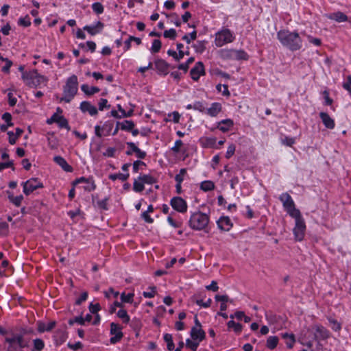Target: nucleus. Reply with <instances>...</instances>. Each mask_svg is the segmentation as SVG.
Wrapping results in <instances>:
<instances>
[{"label": "nucleus", "mask_w": 351, "mask_h": 351, "mask_svg": "<svg viewBox=\"0 0 351 351\" xmlns=\"http://www.w3.org/2000/svg\"><path fill=\"white\" fill-rule=\"evenodd\" d=\"M277 37L282 45L291 51L298 50L302 47V40L297 32L283 29L278 32Z\"/></svg>", "instance_id": "1"}, {"label": "nucleus", "mask_w": 351, "mask_h": 351, "mask_svg": "<svg viewBox=\"0 0 351 351\" xmlns=\"http://www.w3.org/2000/svg\"><path fill=\"white\" fill-rule=\"evenodd\" d=\"M77 77L76 75H73L66 80V84L63 88V97L60 98V101L69 103L77 94Z\"/></svg>", "instance_id": "2"}, {"label": "nucleus", "mask_w": 351, "mask_h": 351, "mask_svg": "<svg viewBox=\"0 0 351 351\" xmlns=\"http://www.w3.org/2000/svg\"><path fill=\"white\" fill-rule=\"evenodd\" d=\"M209 223V216L200 211L193 213L189 221V226L195 230H204Z\"/></svg>", "instance_id": "3"}, {"label": "nucleus", "mask_w": 351, "mask_h": 351, "mask_svg": "<svg viewBox=\"0 0 351 351\" xmlns=\"http://www.w3.org/2000/svg\"><path fill=\"white\" fill-rule=\"evenodd\" d=\"M22 78L26 85L29 87H37L43 82L47 81V77L40 75L36 69L22 73Z\"/></svg>", "instance_id": "4"}, {"label": "nucleus", "mask_w": 351, "mask_h": 351, "mask_svg": "<svg viewBox=\"0 0 351 351\" xmlns=\"http://www.w3.org/2000/svg\"><path fill=\"white\" fill-rule=\"evenodd\" d=\"M279 199L282 202L285 210L291 217L295 216L296 215L299 216L300 211L295 208L294 202L289 193H282L280 196Z\"/></svg>", "instance_id": "5"}, {"label": "nucleus", "mask_w": 351, "mask_h": 351, "mask_svg": "<svg viewBox=\"0 0 351 351\" xmlns=\"http://www.w3.org/2000/svg\"><path fill=\"white\" fill-rule=\"evenodd\" d=\"M234 40V36L231 31L228 29H223L216 34L215 43L217 47H221L227 43H232Z\"/></svg>", "instance_id": "6"}, {"label": "nucleus", "mask_w": 351, "mask_h": 351, "mask_svg": "<svg viewBox=\"0 0 351 351\" xmlns=\"http://www.w3.org/2000/svg\"><path fill=\"white\" fill-rule=\"evenodd\" d=\"M295 220V226L293 228V234L295 235V239L297 241H302L304 237L306 225L301 215V213L299 214V216L296 215L295 216L292 217Z\"/></svg>", "instance_id": "7"}, {"label": "nucleus", "mask_w": 351, "mask_h": 351, "mask_svg": "<svg viewBox=\"0 0 351 351\" xmlns=\"http://www.w3.org/2000/svg\"><path fill=\"white\" fill-rule=\"evenodd\" d=\"M23 193L29 195L37 189L43 188V184L38 178H31L23 183Z\"/></svg>", "instance_id": "8"}, {"label": "nucleus", "mask_w": 351, "mask_h": 351, "mask_svg": "<svg viewBox=\"0 0 351 351\" xmlns=\"http://www.w3.org/2000/svg\"><path fill=\"white\" fill-rule=\"evenodd\" d=\"M170 204L177 212L184 213L187 210L186 202L181 197H174L171 199Z\"/></svg>", "instance_id": "9"}, {"label": "nucleus", "mask_w": 351, "mask_h": 351, "mask_svg": "<svg viewBox=\"0 0 351 351\" xmlns=\"http://www.w3.org/2000/svg\"><path fill=\"white\" fill-rule=\"evenodd\" d=\"M121 329L122 327L119 324L114 322L110 324V333L114 335L110 338V341L111 343H116L122 339L123 334L121 332Z\"/></svg>", "instance_id": "10"}, {"label": "nucleus", "mask_w": 351, "mask_h": 351, "mask_svg": "<svg viewBox=\"0 0 351 351\" xmlns=\"http://www.w3.org/2000/svg\"><path fill=\"white\" fill-rule=\"evenodd\" d=\"M204 73L203 63L202 62H198L196 63L195 67L191 70L190 75L193 80L197 81L199 78L200 75H204Z\"/></svg>", "instance_id": "11"}, {"label": "nucleus", "mask_w": 351, "mask_h": 351, "mask_svg": "<svg viewBox=\"0 0 351 351\" xmlns=\"http://www.w3.org/2000/svg\"><path fill=\"white\" fill-rule=\"evenodd\" d=\"M330 336V332L324 326L317 325L315 326V337L319 339H326Z\"/></svg>", "instance_id": "12"}, {"label": "nucleus", "mask_w": 351, "mask_h": 351, "mask_svg": "<svg viewBox=\"0 0 351 351\" xmlns=\"http://www.w3.org/2000/svg\"><path fill=\"white\" fill-rule=\"evenodd\" d=\"M154 65L156 69L158 71V73L164 75H167L168 73V70L169 67V64L165 62L164 60L158 59L154 62Z\"/></svg>", "instance_id": "13"}, {"label": "nucleus", "mask_w": 351, "mask_h": 351, "mask_svg": "<svg viewBox=\"0 0 351 351\" xmlns=\"http://www.w3.org/2000/svg\"><path fill=\"white\" fill-rule=\"evenodd\" d=\"M217 225L219 229L223 231H229L232 227V223L228 217H221L217 221Z\"/></svg>", "instance_id": "14"}, {"label": "nucleus", "mask_w": 351, "mask_h": 351, "mask_svg": "<svg viewBox=\"0 0 351 351\" xmlns=\"http://www.w3.org/2000/svg\"><path fill=\"white\" fill-rule=\"evenodd\" d=\"M191 336L192 339L202 341L205 339L206 334L202 328L193 327L191 330Z\"/></svg>", "instance_id": "15"}, {"label": "nucleus", "mask_w": 351, "mask_h": 351, "mask_svg": "<svg viewBox=\"0 0 351 351\" xmlns=\"http://www.w3.org/2000/svg\"><path fill=\"white\" fill-rule=\"evenodd\" d=\"M319 117L326 128L328 129L335 128V121L328 113L322 112L319 113Z\"/></svg>", "instance_id": "16"}, {"label": "nucleus", "mask_w": 351, "mask_h": 351, "mask_svg": "<svg viewBox=\"0 0 351 351\" xmlns=\"http://www.w3.org/2000/svg\"><path fill=\"white\" fill-rule=\"evenodd\" d=\"M80 109L83 112H88L92 116L96 115L98 112L96 107L88 101H82L80 104Z\"/></svg>", "instance_id": "17"}, {"label": "nucleus", "mask_w": 351, "mask_h": 351, "mask_svg": "<svg viewBox=\"0 0 351 351\" xmlns=\"http://www.w3.org/2000/svg\"><path fill=\"white\" fill-rule=\"evenodd\" d=\"M233 125V121L230 119H227L219 121L217 124V128L223 132H226L230 130Z\"/></svg>", "instance_id": "18"}, {"label": "nucleus", "mask_w": 351, "mask_h": 351, "mask_svg": "<svg viewBox=\"0 0 351 351\" xmlns=\"http://www.w3.org/2000/svg\"><path fill=\"white\" fill-rule=\"evenodd\" d=\"M54 161L59 165L65 171L71 172L73 168L71 165H69L67 162L60 156H55L53 158Z\"/></svg>", "instance_id": "19"}, {"label": "nucleus", "mask_w": 351, "mask_h": 351, "mask_svg": "<svg viewBox=\"0 0 351 351\" xmlns=\"http://www.w3.org/2000/svg\"><path fill=\"white\" fill-rule=\"evenodd\" d=\"M104 27V24L98 21L95 26L86 25L84 27V29L87 31L90 34L95 35L101 31Z\"/></svg>", "instance_id": "20"}, {"label": "nucleus", "mask_w": 351, "mask_h": 351, "mask_svg": "<svg viewBox=\"0 0 351 351\" xmlns=\"http://www.w3.org/2000/svg\"><path fill=\"white\" fill-rule=\"evenodd\" d=\"M56 325V322L55 321H51L48 324H45L43 322L38 323V330L40 332H43L45 331H51Z\"/></svg>", "instance_id": "21"}, {"label": "nucleus", "mask_w": 351, "mask_h": 351, "mask_svg": "<svg viewBox=\"0 0 351 351\" xmlns=\"http://www.w3.org/2000/svg\"><path fill=\"white\" fill-rule=\"evenodd\" d=\"M221 105L215 102L211 104V106L207 109V114L211 117H216L221 111Z\"/></svg>", "instance_id": "22"}, {"label": "nucleus", "mask_w": 351, "mask_h": 351, "mask_svg": "<svg viewBox=\"0 0 351 351\" xmlns=\"http://www.w3.org/2000/svg\"><path fill=\"white\" fill-rule=\"evenodd\" d=\"M233 60H247L249 58L247 53L243 49H233Z\"/></svg>", "instance_id": "23"}, {"label": "nucleus", "mask_w": 351, "mask_h": 351, "mask_svg": "<svg viewBox=\"0 0 351 351\" xmlns=\"http://www.w3.org/2000/svg\"><path fill=\"white\" fill-rule=\"evenodd\" d=\"M127 145L132 149V151L136 154V156L141 159H143L146 156V152L141 151L134 143L128 142Z\"/></svg>", "instance_id": "24"}, {"label": "nucleus", "mask_w": 351, "mask_h": 351, "mask_svg": "<svg viewBox=\"0 0 351 351\" xmlns=\"http://www.w3.org/2000/svg\"><path fill=\"white\" fill-rule=\"evenodd\" d=\"M82 90L87 95H92L98 93L100 89L96 86L90 87L88 84H82L81 86Z\"/></svg>", "instance_id": "25"}, {"label": "nucleus", "mask_w": 351, "mask_h": 351, "mask_svg": "<svg viewBox=\"0 0 351 351\" xmlns=\"http://www.w3.org/2000/svg\"><path fill=\"white\" fill-rule=\"evenodd\" d=\"M7 193L8 194V199L10 202L14 204L16 206H20L23 199V196L20 195L19 196L14 197L12 193L10 191H8Z\"/></svg>", "instance_id": "26"}, {"label": "nucleus", "mask_w": 351, "mask_h": 351, "mask_svg": "<svg viewBox=\"0 0 351 351\" xmlns=\"http://www.w3.org/2000/svg\"><path fill=\"white\" fill-rule=\"evenodd\" d=\"M219 53L223 60H233L232 49H223L219 51Z\"/></svg>", "instance_id": "27"}, {"label": "nucleus", "mask_w": 351, "mask_h": 351, "mask_svg": "<svg viewBox=\"0 0 351 351\" xmlns=\"http://www.w3.org/2000/svg\"><path fill=\"white\" fill-rule=\"evenodd\" d=\"M191 301L197 304L198 306L208 308L210 306L212 300L210 298H208L206 302H204L202 299L197 298L195 295H193L191 298Z\"/></svg>", "instance_id": "28"}, {"label": "nucleus", "mask_w": 351, "mask_h": 351, "mask_svg": "<svg viewBox=\"0 0 351 351\" xmlns=\"http://www.w3.org/2000/svg\"><path fill=\"white\" fill-rule=\"evenodd\" d=\"M118 125H120V129L125 131H130L134 127V123L132 121L125 120L124 121L120 123L118 122Z\"/></svg>", "instance_id": "29"}, {"label": "nucleus", "mask_w": 351, "mask_h": 351, "mask_svg": "<svg viewBox=\"0 0 351 351\" xmlns=\"http://www.w3.org/2000/svg\"><path fill=\"white\" fill-rule=\"evenodd\" d=\"M330 19H333L337 22H343L348 20L347 16L341 12L332 14L330 16Z\"/></svg>", "instance_id": "30"}, {"label": "nucleus", "mask_w": 351, "mask_h": 351, "mask_svg": "<svg viewBox=\"0 0 351 351\" xmlns=\"http://www.w3.org/2000/svg\"><path fill=\"white\" fill-rule=\"evenodd\" d=\"M48 145L51 149H54L58 147V140L54 136L53 133H47Z\"/></svg>", "instance_id": "31"}, {"label": "nucleus", "mask_w": 351, "mask_h": 351, "mask_svg": "<svg viewBox=\"0 0 351 351\" xmlns=\"http://www.w3.org/2000/svg\"><path fill=\"white\" fill-rule=\"evenodd\" d=\"M278 343V337L271 336V337H268V339L267 340L266 346L269 349L273 350L277 346Z\"/></svg>", "instance_id": "32"}, {"label": "nucleus", "mask_w": 351, "mask_h": 351, "mask_svg": "<svg viewBox=\"0 0 351 351\" xmlns=\"http://www.w3.org/2000/svg\"><path fill=\"white\" fill-rule=\"evenodd\" d=\"M164 340L165 342H167V349L169 350V351H171L174 349V347H175V345H174V343L173 341V338H172V335H170V334H165L164 335Z\"/></svg>", "instance_id": "33"}, {"label": "nucleus", "mask_w": 351, "mask_h": 351, "mask_svg": "<svg viewBox=\"0 0 351 351\" xmlns=\"http://www.w3.org/2000/svg\"><path fill=\"white\" fill-rule=\"evenodd\" d=\"M200 188L204 191H209L215 189V184L212 181H204L201 183Z\"/></svg>", "instance_id": "34"}, {"label": "nucleus", "mask_w": 351, "mask_h": 351, "mask_svg": "<svg viewBox=\"0 0 351 351\" xmlns=\"http://www.w3.org/2000/svg\"><path fill=\"white\" fill-rule=\"evenodd\" d=\"M139 180L144 182V184H154L156 182V179L150 175H143L139 176Z\"/></svg>", "instance_id": "35"}, {"label": "nucleus", "mask_w": 351, "mask_h": 351, "mask_svg": "<svg viewBox=\"0 0 351 351\" xmlns=\"http://www.w3.org/2000/svg\"><path fill=\"white\" fill-rule=\"evenodd\" d=\"M227 325L229 328H232L237 333L241 332L242 330V325L239 323H236L233 320L229 321Z\"/></svg>", "instance_id": "36"}, {"label": "nucleus", "mask_w": 351, "mask_h": 351, "mask_svg": "<svg viewBox=\"0 0 351 351\" xmlns=\"http://www.w3.org/2000/svg\"><path fill=\"white\" fill-rule=\"evenodd\" d=\"M117 316L123 320V322L125 324H128L130 322V317L128 315V313L124 309H120L117 312Z\"/></svg>", "instance_id": "37"}, {"label": "nucleus", "mask_w": 351, "mask_h": 351, "mask_svg": "<svg viewBox=\"0 0 351 351\" xmlns=\"http://www.w3.org/2000/svg\"><path fill=\"white\" fill-rule=\"evenodd\" d=\"M196 340H191L187 339L186 341V346L193 351H196L200 341H195Z\"/></svg>", "instance_id": "38"}, {"label": "nucleus", "mask_w": 351, "mask_h": 351, "mask_svg": "<svg viewBox=\"0 0 351 351\" xmlns=\"http://www.w3.org/2000/svg\"><path fill=\"white\" fill-rule=\"evenodd\" d=\"M129 178V174H123V173H116L111 174L109 176V178L112 180H116L117 179L121 180L122 181H125Z\"/></svg>", "instance_id": "39"}, {"label": "nucleus", "mask_w": 351, "mask_h": 351, "mask_svg": "<svg viewBox=\"0 0 351 351\" xmlns=\"http://www.w3.org/2000/svg\"><path fill=\"white\" fill-rule=\"evenodd\" d=\"M133 189L136 192H141L144 190V182L138 180H135L133 184Z\"/></svg>", "instance_id": "40"}, {"label": "nucleus", "mask_w": 351, "mask_h": 351, "mask_svg": "<svg viewBox=\"0 0 351 351\" xmlns=\"http://www.w3.org/2000/svg\"><path fill=\"white\" fill-rule=\"evenodd\" d=\"M57 123L58 124L60 128H66L67 130H70V127L69 125L68 121L62 116L58 117V120Z\"/></svg>", "instance_id": "41"}, {"label": "nucleus", "mask_w": 351, "mask_h": 351, "mask_svg": "<svg viewBox=\"0 0 351 351\" xmlns=\"http://www.w3.org/2000/svg\"><path fill=\"white\" fill-rule=\"evenodd\" d=\"M162 43L158 39L154 40L151 50L153 53H158L161 49Z\"/></svg>", "instance_id": "42"}, {"label": "nucleus", "mask_w": 351, "mask_h": 351, "mask_svg": "<svg viewBox=\"0 0 351 351\" xmlns=\"http://www.w3.org/2000/svg\"><path fill=\"white\" fill-rule=\"evenodd\" d=\"M16 342L21 348H26L28 346L27 342L24 341L22 334L16 335Z\"/></svg>", "instance_id": "43"}, {"label": "nucleus", "mask_w": 351, "mask_h": 351, "mask_svg": "<svg viewBox=\"0 0 351 351\" xmlns=\"http://www.w3.org/2000/svg\"><path fill=\"white\" fill-rule=\"evenodd\" d=\"M329 323L331 325L332 328L335 331H339L341 329V325L337 320L328 317V318Z\"/></svg>", "instance_id": "44"}, {"label": "nucleus", "mask_w": 351, "mask_h": 351, "mask_svg": "<svg viewBox=\"0 0 351 351\" xmlns=\"http://www.w3.org/2000/svg\"><path fill=\"white\" fill-rule=\"evenodd\" d=\"M134 295V294L133 293H130L127 295L123 293L121 295V300L123 302L132 303L133 302Z\"/></svg>", "instance_id": "45"}, {"label": "nucleus", "mask_w": 351, "mask_h": 351, "mask_svg": "<svg viewBox=\"0 0 351 351\" xmlns=\"http://www.w3.org/2000/svg\"><path fill=\"white\" fill-rule=\"evenodd\" d=\"M45 346L44 341L41 339H36L34 340V347L37 351H41Z\"/></svg>", "instance_id": "46"}, {"label": "nucleus", "mask_w": 351, "mask_h": 351, "mask_svg": "<svg viewBox=\"0 0 351 351\" xmlns=\"http://www.w3.org/2000/svg\"><path fill=\"white\" fill-rule=\"evenodd\" d=\"M205 44L206 42L204 40L198 41L196 44L193 45V47L197 52L202 53L206 49Z\"/></svg>", "instance_id": "47"}, {"label": "nucleus", "mask_w": 351, "mask_h": 351, "mask_svg": "<svg viewBox=\"0 0 351 351\" xmlns=\"http://www.w3.org/2000/svg\"><path fill=\"white\" fill-rule=\"evenodd\" d=\"M92 8L96 14H101L104 12V6L101 3L96 2L92 5Z\"/></svg>", "instance_id": "48"}, {"label": "nucleus", "mask_w": 351, "mask_h": 351, "mask_svg": "<svg viewBox=\"0 0 351 351\" xmlns=\"http://www.w3.org/2000/svg\"><path fill=\"white\" fill-rule=\"evenodd\" d=\"M164 36L174 40L176 37V31L174 29H170L164 32Z\"/></svg>", "instance_id": "49"}, {"label": "nucleus", "mask_w": 351, "mask_h": 351, "mask_svg": "<svg viewBox=\"0 0 351 351\" xmlns=\"http://www.w3.org/2000/svg\"><path fill=\"white\" fill-rule=\"evenodd\" d=\"M216 88H217V90L219 92L222 91L223 95H227V96L230 95V92L228 90V85H226V84H223V85L218 84V85H217Z\"/></svg>", "instance_id": "50"}, {"label": "nucleus", "mask_w": 351, "mask_h": 351, "mask_svg": "<svg viewBox=\"0 0 351 351\" xmlns=\"http://www.w3.org/2000/svg\"><path fill=\"white\" fill-rule=\"evenodd\" d=\"M186 173V169L183 168L180 170V173L175 176L176 182H182L184 176Z\"/></svg>", "instance_id": "51"}, {"label": "nucleus", "mask_w": 351, "mask_h": 351, "mask_svg": "<svg viewBox=\"0 0 351 351\" xmlns=\"http://www.w3.org/2000/svg\"><path fill=\"white\" fill-rule=\"evenodd\" d=\"M8 232V224L5 222H0V234L2 235H6Z\"/></svg>", "instance_id": "52"}, {"label": "nucleus", "mask_w": 351, "mask_h": 351, "mask_svg": "<svg viewBox=\"0 0 351 351\" xmlns=\"http://www.w3.org/2000/svg\"><path fill=\"white\" fill-rule=\"evenodd\" d=\"M19 24L24 27H29L31 25V22L28 16H26L24 18H21L19 20Z\"/></svg>", "instance_id": "53"}, {"label": "nucleus", "mask_w": 351, "mask_h": 351, "mask_svg": "<svg viewBox=\"0 0 351 351\" xmlns=\"http://www.w3.org/2000/svg\"><path fill=\"white\" fill-rule=\"evenodd\" d=\"M86 185L84 186V189L87 191H92L95 189L96 185L93 178L86 183Z\"/></svg>", "instance_id": "54"}, {"label": "nucleus", "mask_w": 351, "mask_h": 351, "mask_svg": "<svg viewBox=\"0 0 351 351\" xmlns=\"http://www.w3.org/2000/svg\"><path fill=\"white\" fill-rule=\"evenodd\" d=\"M101 309L100 305L99 303L93 304L90 303L89 305V311L90 313L93 314H97V312Z\"/></svg>", "instance_id": "55"}, {"label": "nucleus", "mask_w": 351, "mask_h": 351, "mask_svg": "<svg viewBox=\"0 0 351 351\" xmlns=\"http://www.w3.org/2000/svg\"><path fill=\"white\" fill-rule=\"evenodd\" d=\"M2 119L7 123L8 125L12 126L13 123L12 122V115L9 112H5L2 115Z\"/></svg>", "instance_id": "56"}, {"label": "nucleus", "mask_w": 351, "mask_h": 351, "mask_svg": "<svg viewBox=\"0 0 351 351\" xmlns=\"http://www.w3.org/2000/svg\"><path fill=\"white\" fill-rule=\"evenodd\" d=\"M235 152V145L233 144H231L228 146L226 154V158H230L232 156L234 155Z\"/></svg>", "instance_id": "57"}, {"label": "nucleus", "mask_w": 351, "mask_h": 351, "mask_svg": "<svg viewBox=\"0 0 351 351\" xmlns=\"http://www.w3.org/2000/svg\"><path fill=\"white\" fill-rule=\"evenodd\" d=\"M322 94L325 99L326 105L330 106L332 104L333 100L329 97V92L327 90H325L323 91Z\"/></svg>", "instance_id": "58"}, {"label": "nucleus", "mask_w": 351, "mask_h": 351, "mask_svg": "<svg viewBox=\"0 0 351 351\" xmlns=\"http://www.w3.org/2000/svg\"><path fill=\"white\" fill-rule=\"evenodd\" d=\"M344 89L347 90L351 95V75L347 77V82L343 84Z\"/></svg>", "instance_id": "59"}, {"label": "nucleus", "mask_w": 351, "mask_h": 351, "mask_svg": "<svg viewBox=\"0 0 351 351\" xmlns=\"http://www.w3.org/2000/svg\"><path fill=\"white\" fill-rule=\"evenodd\" d=\"M183 143L181 140H177L175 142V145L171 148V150L175 153L180 152V147L182 146Z\"/></svg>", "instance_id": "60"}, {"label": "nucleus", "mask_w": 351, "mask_h": 351, "mask_svg": "<svg viewBox=\"0 0 351 351\" xmlns=\"http://www.w3.org/2000/svg\"><path fill=\"white\" fill-rule=\"evenodd\" d=\"M5 65L2 68V71L6 73L10 72V69L12 65V62L9 59H5Z\"/></svg>", "instance_id": "61"}, {"label": "nucleus", "mask_w": 351, "mask_h": 351, "mask_svg": "<svg viewBox=\"0 0 351 351\" xmlns=\"http://www.w3.org/2000/svg\"><path fill=\"white\" fill-rule=\"evenodd\" d=\"M87 298H88V293L86 291L82 293L80 297L77 300H76L75 304L80 305L82 304V302L86 300Z\"/></svg>", "instance_id": "62"}, {"label": "nucleus", "mask_w": 351, "mask_h": 351, "mask_svg": "<svg viewBox=\"0 0 351 351\" xmlns=\"http://www.w3.org/2000/svg\"><path fill=\"white\" fill-rule=\"evenodd\" d=\"M295 143V139L293 138H290L286 136L285 138L282 139V143L287 146H292Z\"/></svg>", "instance_id": "63"}, {"label": "nucleus", "mask_w": 351, "mask_h": 351, "mask_svg": "<svg viewBox=\"0 0 351 351\" xmlns=\"http://www.w3.org/2000/svg\"><path fill=\"white\" fill-rule=\"evenodd\" d=\"M193 108L195 110H197L200 112H204L206 109L203 104L200 101L195 102L194 104L193 105Z\"/></svg>", "instance_id": "64"}]
</instances>
